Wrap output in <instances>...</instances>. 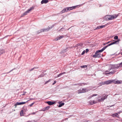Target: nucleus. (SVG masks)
Segmentation results:
<instances>
[{
    "label": "nucleus",
    "instance_id": "obj_50",
    "mask_svg": "<svg viewBox=\"0 0 122 122\" xmlns=\"http://www.w3.org/2000/svg\"><path fill=\"white\" fill-rule=\"evenodd\" d=\"M62 29H63V28H61V29H60V30H61Z\"/></svg>",
    "mask_w": 122,
    "mask_h": 122
},
{
    "label": "nucleus",
    "instance_id": "obj_15",
    "mask_svg": "<svg viewBox=\"0 0 122 122\" xmlns=\"http://www.w3.org/2000/svg\"><path fill=\"white\" fill-rule=\"evenodd\" d=\"M47 103L49 105H51L55 103V102L51 101H48Z\"/></svg>",
    "mask_w": 122,
    "mask_h": 122
},
{
    "label": "nucleus",
    "instance_id": "obj_47",
    "mask_svg": "<svg viewBox=\"0 0 122 122\" xmlns=\"http://www.w3.org/2000/svg\"><path fill=\"white\" fill-rule=\"evenodd\" d=\"M110 42V41H108V42H107V43H106V44H108Z\"/></svg>",
    "mask_w": 122,
    "mask_h": 122
},
{
    "label": "nucleus",
    "instance_id": "obj_49",
    "mask_svg": "<svg viewBox=\"0 0 122 122\" xmlns=\"http://www.w3.org/2000/svg\"><path fill=\"white\" fill-rule=\"evenodd\" d=\"M121 54L122 55V52L121 53Z\"/></svg>",
    "mask_w": 122,
    "mask_h": 122
},
{
    "label": "nucleus",
    "instance_id": "obj_8",
    "mask_svg": "<svg viewBox=\"0 0 122 122\" xmlns=\"http://www.w3.org/2000/svg\"><path fill=\"white\" fill-rule=\"evenodd\" d=\"M106 48V47L105 46L102 49L97 51L95 53V54H98L99 52H102Z\"/></svg>",
    "mask_w": 122,
    "mask_h": 122
},
{
    "label": "nucleus",
    "instance_id": "obj_9",
    "mask_svg": "<svg viewBox=\"0 0 122 122\" xmlns=\"http://www.w3.org/2000/svg\"><path fill=\"white\" fill-rule=\"evenodd\" d=\"M26 102H16L15 104V106H17V105H20L24 104H25Z\"/></svg>",
    "mask_w": 122,
    "mask_h": 122
},
{
    "label": "nucleus",
    "instance_id": "obj_13",
    "mask_svg": "<svg viewBox=\"0 0 122 122\" xmlns=\"http://www.w3.org/2000/svg\"><path fill=\"white\" fill-rule=\"evenodd\" d=\"M120 41V40L119 39L117 41H114L112 42L113 44H118L119 43V41Z\"/></svg>",
    "mask_w": 122,
    "mask_h": 122
},
{
    "label": "nucleus",
    "instance_id": "obj_5",
    "mask_svg": "<svg viewBox=\"0 0 122 122\" xmlns=\"http://www.w3.org/2000/svg\"><path fill=\"white\" fill-rule=\"evenodd\" d=\"M34 9V7H32L28 9L27 11L24 12L23 14L22 15L21 17H22L24 15H26L28 13H29L30 11L33 10Z\"/></svg>",
    "mask_w": 122,
    "mask_h": 122
},
{
    "label": "nucleus",
    "instance_id": "obj_46",
    "mask_svg": "<svg viewBox=\"0 0 122 122\" xmlns=\"http://www.w3.org/2000/svg\"><path fill=\"white\" fill-rule=\"evenodd\" d=\"M86 51L87 52L89 51V50L88 49H86Z\"/></svg>",
    "mask_w": 122,
    "mask_h": 122
},
{
    "label": "nucleus",
    "instance_id": "obj_23",
    "mask_svg": "<svg viewBox=\"0 0 122 122\" xmlns=\"http://www.w3.org/2000/svg\"><path fill=\"white\" fill-rule=\"evenodd\" d=\"M66 12H67L66 8L64 9L61 11L62 13H64Z\"/></svg>",
    "mask_w": 122,
    "mask_h": 122
},
{
    "label": "nucleus",
    "instance_id": "obj_42",
    "mask_svg": "<svg viewBox=\"0 0 122 122\" xmlns=\"http://www.w3.org/2000/svg\"><path fill=\"white\" fill-rule=\"evenodd\" d=\"M56 81H54V82H53V83H52V85H54V84H55L56 83Z\"/></svg>",
    "mask_w": 122,
    "mask_h": 122
},
{
    "label": "nucleus",
    "instance_id": "obj_31",
    "mask_svg": "<svg viewBox=\"0 0 122 122\" xmlns=\"http://www.w3.org/2000/svg\"><path fill=\"white\" fill-rule=\"evenodd\" d=\"M113 45V44L112 42L111 43H110L107 46H105V47H106V48L107 47H108V46H110L111 45Z\"/></svg>",
    "mask_w": 122,
    "mask_h": 122
},
{
    "label": "nucleus",
    "instance_id": "obj_38",
    "mask_svg": "<svg viewBox=\"0 0 122 122\" xmlns=\"http://www.w3.org/2000/svg\"><path fill=\"white\" fill-rule=\"evenodd\" d=\"M15 69V68H14V69H12V70H11L9 72H7V73H10V72L11 71H12L13 70H14Z\"/></svg>",
    "mask_w": 122,
    "mask_h": 122
},
{
    "label": "nucleus",
    "instance_id": "obj_34",
    "mask_svg": "<svg viewBox=\"0 0 122 122\" xmlns=\"http://www.w3.org/2000/svg\"><path fill=\"white\" fill-rule=\"evenodd\" d=\"M97 54H95V55H93L92 56L93 57V58L97 57Z\"/></svg>",
    "mask_w": 122,
    "mask_h": 122
},
{
    "label": "nucleus",
    "instance_id": "obj_7",
    "mask_svg": "<svg viewBox=\"0 0 122 122\" xmlns=\"http://www.w3.org/2000/svg\"><path fill=\"white\" fill-rule=\"evenodd\" d=\"M115 71L114 70H113L111 72H109L108 71H106V74H107L111 75L113 74L114 73Z\"/></svg>",
    "mask_w": 122,
    "mask_h": 122
},
{
    "label": "nucleus",
    "instance_id": "obj_44",
    "mask_svg": "<svg viewBox=\"0 0 122 122\" xmlns=\"http://www.w3.org/2000/svg\"><path fill=\"white\" fill-rule=\"evenodd\" d=\"M23 93H24L22 94V95H24L26 92H23Z\"/></svg>",
    "mask_w": 122,
    "mask_h": 122
},
{
    "label": "nucleus",
    "instance_id": "obj_24",
    "mask_svg": "<svg viewBox=\"0 0 122 122\" xmlns=\"http://www.w3.org/2000/svg\"><path fill=\"white\" fill-rule=\"evenodd\" d=\"M38 67H34V68H31V69H30L29 70V71H33V70L35 69H36V68H38Z\"/></svg>",
    "mask_w": 122,
    "mask_h": 122
},
{
    "label": "nucleus",
    "instance_id": "obj_53",
    "mask_svg": "<svg viewBox=\"0 0 122 122\" xmlns=\"http://www.w3.org/2000/svg\"><path fill=\"white\" fill-rule=\"evenodd\" d=\"M89 88H90V87H90V86H89Z\"/></svg>",
    "mask_w": 122,
    "mask_h": 122
},
{
    "label": "nucleus",
    "instance_id": "obj_52",
    "mask_svg": "<svg viewBox=\"0 0 122 122\" xmlns=\"http://www.w3.org/2000/svg\"><path fill=\"white\" fill-rule=\"evenodd\" d=\"M112 106H110V107H112Z\"/></svg>",
    "mask_w": 122,
    "mask_h": 122
},
{
    "label": "nucleus",
    "instance_id": "obj_19",
    "mask_svg": "<svg viewBox=\"0 0 122 122\" xmlns=\"http://www.w3.org/2000/svg\"><path fill=\"white\" fill-rule=\"evenodd\" d=\"M112 116L113 117H118V114L117 113L113 114H112Z\"/></svg>",
    "mask_w": 122,
    "mask_h": 122
},
{
    "label": "nucleus",
    "instance_id": "obj_39",
    "mask_svg": "<svg viewBox=\"0 0 122 122\" xmlns=\"http://www.w3.org/2000/svg\"><path fill=\"white\" fill-rule=\"evenodd\" d=\"M50 80H48V81H47L45 83V84H46L47 83H48L49 81Z\"/></svg>",
    "mask_w": 122,
    "mask_h": 122
},
{
    "label": "nucleus",
    "instance_id": "obj_30",
    "mask_svg": "<svg viewBox=\"0 0 122 122\" xmlns=\"http://www.w3.org/2000/svg\"><path fill=\"white\" fill-rule=\"evenodd\" d=\"M97 54V57L98 58H100L101 57V54Z\"/></svg>",
    "mask_w": 122,
    "mask_h": 122
},
{
    "label": "nucleus",
    "instance_id": "obj_3",
    "mask_svg": "<svg viewBox=\"0 0 122 122\" xmlns=\"http://www.w3.org/2000/svg\"><path fill=\"white\" fill-rule=\"evenodd\" d=\"M90 90V89H88L87 88H81L78 90L77 92L78 94H79L87 92Z\"/></svg>",
    "mask_w": 122,
    "mask_h": 122
},
{
    "label": "nucleus",
    "instance_id": "obj_26",
    "mask_svg": "<svg viewBox=\"0 0 122 122\" xmlns=\"http://www.w3.org/2000/svg\"><path fill=\"white\" fill-rule=\"evenodd\" d=\"M97 95V94H93L90 97H88L89 99H90L91 98V97H93L96 96Z\"/></svg>",
    "mask_w": 122,
    "mask_h": 122
},
{
    "label": "nucleus",
    "instance_id": "obj_25",
    "mask_svg": "<svg viewBox=\"0 0 122 122\" xmlns=\"http://www.w3.org/2000/svg\"><path fill=\"white\" fill-rule=\"evenodd\" d=\"M65 73H66V72H64L63 73H60L58 75L57 77H59L61 76L62 75L65 74Z\"/></svg>",
    "mask_w": 122,
    "mask_h": 122
},
{
    "label": "nucleus",
    "instance_id": "obj_27",
    "mask_svg": "<svg viewBox=\"0 0 122 122\" xmlns=\"http://www.w3.org/2000/svg\"><path fill=\"white\" fill-rule=\"evenodd\" d=\"M99 85L100 86H102V85L105 84V82H102L101 83H100L99 84Z\"/></svg>",
    "mask_w": 122,
    "mask_h": 122
},
{
    "label": "nucleus",
    "instance_id": "obj_43",
    "mask_svg": "<svg viewBox=\"0 0 122 122\" xmlns=\"http://www.w3.org/2000/svg\"><path fill=\"white\" fill-rule=\"evenodd\" d=\"M34 102H33V103H32L30 105V106H31L34 104Z\"/></svg>",
    "mask_w": 122,
    "mask_h": 122
},
{
    "label": "nucleus",
    "instance_id": "obj_17",
    "mask_svg": "<svg viewBox=\"0 0 122 122\" xmlns=\"http://www.w3.org/2000/svg\"><path fill=\"white\" fill-rule=\"evenodd\" d=\"M96 103V102L94 100L91 101L90 102V103L91 105H93L94 104Z\"/></svg>",
    "mask_w": 122,
    "mask_h": 122
},
{
    "label": "nucleus",
    "instance_id": "obj_21",
    "mask_svg": "<svg viewBox=\"0 0 122 122\" xmlns=\"http://www.w3.org/2000/svg\"><path fill=\"white\" fill-rule=\"evenodd\" d=\"M4 51L3 50H0V56L4 53Z\"/></svg>",
    "mask_w": 122,
    "mask_h": 122
},
{
    "label": "nucleus",
    "instance_id": "obj_41",
    "mask_svg": "<svg viewBox=\"0 0 122 122\" xmlns=\"http://www.w3.org/2000/svg\"><path fill=\"white\" fill-rule=\"evenodd\" d=\"M85 51H84L83 52H82V55H83V54L85 53Z\"/></svg>",
    "mask_w": 122,
    "mask_h": 122
},
{
    "label": "nucleus",
    "instance_id": "obj_2",
    "mask_svg": "<svg viewBox=\"0 0 122 122\" xmlns=\"http://www.w3.org/2000/svg\"><path fill=\"white\" fill-rule=\"evenodd\" d=\"M108 95H107L103 94L102 95L98 97V102H102L104 100L107 99Z\"/></svg>",
    "mask_w": 122,
    "mask_h": 122
},
{
    "label": "nucleus",
    "instance_id": "obj_10",
    "mask_svg": "<svg viewBox=\"0 0 122 122\" xmlns=\"http://www.w3.org/2000/svg\"><path fill=\"white\" fill-rule=\"evenodd\" d=\"M113 81L112 80H110L105 81V84H110Z\"/></svg>",
    "mask_w": 122,
    "mask_h": 122
},
{
    "label": "nucleus",
    "instance_id": "obj_29",
    "mask_svg": "<svg viewBox=\"0 0 122 122\" xmlns=\"http://www.w3.org/2000/svg\"><path fill=\"white\" fill-rule=\"evenodd\" d=\"M44 74L43 73L42 74L38 76V78L42 77L44 76Z\"/></svg>",
    "mask_w": 122,
    "mask_h": 122
},
{
    "label": "nucleus",
    "instance_id": "obj_32",
    "mask_svg": "<svg viewBox=\"0 0 122 122\" xmlns=\"http://www.w3.org/2000/svg\"><path fill=\"white\" fill-rule=\"evenodd\" d=\"M81 68H85L87 67V66L86 65H83L81 66Z\"/></svg>",
    "mask_w": 122,
    "mask_h": 122
},
{
    "label": "nucleus",
    "instance_id": "obj_4",
    "mask_svg": "<svg viewBox=\"0 0 122 122\" xmlns=\"http://www.w3.org/2000/svg\"><path fill=\"white\" fill-rule=\"evenodd\" d=\"M122 66V62L120 64L117 65H113L112 66V69H117L118 68Z\"/></svg>",
    "mask_w": 122,
    "mask_h": 122
},
{
    "label": "nucleus",
    "instance_id": "obj_51",
    "mask_svg": "<svg viewBox=\"0 0 122 122\" xmlns=\"http://www.w3.org/2000/svg\"><path fill=\"white\" fill-rule=\"evenodd\" d=\"M111 69H109V70H111Z\"/></svg>",
    "mask_w": 122,
    "mask_h": 122
},
{
    "label": "nucleus",
    "instance_id": "obj_18",
    "mask_svg": "<svg viewBox=\"0 0 122 122\" xmlns=\"http://www.w3.org/2000/svg\"><path fill=\"white\" fill-rule=\"evenodd\" d=\"M105 26V25H102L99 26H98L96 28V29H100L104 27Z\"/></svg>",
    "mask_w": 122,
    "mask_h": 122
},
{
    "label": "nucleus",
    "instance_id": "obj_28",
    "mask_svg": "<svg viewBox=\"0 0 122 122\" xmlns=\"http://www.w3.org/2000/svg\"><path fill=\"white\" fill-rule=\"evenodd\" d=\"M64 103H62L60 104L58 106L59 107H61L63 106L64 105Z\"/></svg>",
    "mask_w": 122,
    "mask_h": 122
},
{
    "label": "nucleus",
    "instance_id": "obj_11",
    "mask_svg": "<svg viewBox=\"0 0 122 122\" xmlns=\"http://www.w3.org/2000/svg\"><path fill=\"white\" fill-rule=\"evenodd\" d=\"M88 83H78L77 84H76V85H79L80 86H82V85H87L88 84Z\"/></svg>",
    "mask_w": 122,
    "mask_h": 122
},
{
    "label": "nucleus",
    "instance_id": "obj_35",
    "mask_svg": "<svg viewBox=\"0 0 122 122\" xmlns=\"http://www.w3.org/2000/svg\"><path fill=\"white\" fill-rule=\"evenodd\" d=\"M114 38L115 39H118V36H114Z\"/></svg>",
    "mask_w": 122,
    "mask_h": 122
},
{
    "label": "nucleus",
    "instance_id": "obj_36",
    "mask_svg": "<svg viewBox=\"0 0 122 122\" xmlns=\"http://www.w3.org/2000/svg\"><path fill=\"white\" fill-rule=\"evenodd\" d=\"M50 107H46L45 110H48L49 108Z\"/></svg>",
    "mask_w": 122,
    "mask_h": 122
},
{
    "label": "nucleus",
    "instance_id": "obj_37",
    "mask_svg": "<svg viewBox=\"0 0 122 122\" xmlns=\"http://www.w3.org/2000/svg\"><path fill=\"white\" fill-rule=\"evenodd\" d=\"M77 45L78 46H81L82 45V44H77Z\"/></svg>",
    "mask_w": 122,
    "mask_h": 122
},
{
    "label": "nucleus",
    "instance_id": "obj_20",
    "mask_svg": "<svg viewBox=\"0 0 122 122\" xmlns=\"http://www.w3.org/2000/svg\"><path fill=\"white\" fill-rule=\"evenodd\" d=\"M115 83L117 84L122 83V81H116Z\"/></svg>",
    "mask_w": 122,
    "mask_h": 122
},
{
    "label": "nucleus",
    "instance_id": "obj_6",
    "mask_svg": "<svg viewBox=\"0 0 122 122\" xmlns=\"http://www.w3.org/2000/svg\"><path fill=\"white\" fill-rule=\"evenodd\" d=\"M76 6H75L71 7H69L66 8V10L67 11H69L70 10H73L74 9H75L76 8Z\"/></svg>",
    "mask_w": 122,
    "mask_h": 122
},
{
    "label": "nucleus",
    "instance_id": "obj_40",
    "mask_svg": "<svg viewBox=\"0 0 122 122\" xmlns=\"http://www.w3.org/2000/svg\"><path fill=\"white\" fill-rule=\"evenodd\" d=\"M36 112H33V113H32L31 114L32 115H34V114H36Z\"/></svg>",
    "mask_w": 122,
    "mask_h": 122
},
{
    "label": "nucleus",
    "instance_id": "obj_22",
    "mask_svg": "<svg viewBox=\"0 0 122 122\" xmlns=\"http://www.w3.org/2000/svg\"><path fill=\"white\" fill-rule=\"evenodd\" d=\"M24 111L23 110H22L20 112V115L21 116H23L24 115Z\"/></svg>",
    "mask_w": 122,
    "mask_h": 122
},
{
    "label": "nucleus",
    "instance_id": "obj_48",
    "mask_svg": "<svg viewBox=\"0 0 122 122\" xmlns=\"http://www.w3.org/2000/svg\"><path fill=\"white\" fill-rule=\"evenodd\" d=\"M106 44V43L104 44L103 45H105Z\"/></svg>",
    "mask_w": 122,
    "mask_h": 122
},
{
    "label": "nucleus",
    "instance_id": "obj_45",
    "mask_svg": "<svg viewBox=\"0 0 122 122\" xmlns=\"http://www.w3.org/2000/svg\"><path fill=\"white\" fill-rule=\"evenodd\" d=\"M34 98H30V100H34Z\"/></svg>",
    "mask_w": 122,
    "mask_h": 122
},
{
    "label": "nucleus",
    "instance_id": "obj_1",
    "mask_svg": "<svg viewBox=\"0 0 122 122\" xmlns=\"http://www.w3.org/2000/svg\"><path fill=\"white\" fill-rule=\"evenodd\" d=\"M118 15H107L105 17V19L107 20H112L117 18L118 16Z\"/></svg>",
    "mask_w": 122,
    "mask_h": 122
},
{
    "label": "nucleus",
    "instance_id": "obj_12",
    "mask_svg": "<svg viewBox=\"0 0 122 122\" xmlns=\"http://www.w3.org/2000/svg\"><path fill=\"white\" fill-rule=\"evenodd\" d=\"M64 37V36H58L55 39V40L56 41H57L63 38Z\"/></svg>",
    "mask_w": 122,
    "mask_h": 122
},
{
    "label": "nucleus",
    "instance_id": "obj_16",
    "mask_svg": "<svg viewBox=\"0 0 122 122\" xmlns=\"http://www.w3.org/2000/svg\"><path fill=\"white\" fill-rule=\"evenodd\" d=\"M52 28V27H50L49 28H47L46 29H43V32H45L46 31H48L49 29H51Z\"/></svg>",
    "mask_w": 122,
    "mask_h": 122
},
{
    "label": "nucleus",
    "instance_id": "obj_33",
    "mask_svg": "<svg viewBox=\"0 0 122 122\" xmlns=\"http://www.w3.org/2000/svg\"><path fill=\"white\" fill-rule=\"evenodd\" d=\"M43 32V29H41V30H39L38 31V33H40L41 32Z\"/></svg>",
    "mask_w": 122,
    "mask_h": 122
},
{
    "label": "nucleus",
    "instance_id": "obj_14",
    "mask_svg": "<svg viewBox=\"0 0 122 122\" xmlns=\"http://www.w3.org/2000/svg\"><path fill=\"white\" fill-rule=\"evenodd\" d=\"M48 2V0H42L41 3V4H46Z\"/></svg>",
    "mask_w": 122,
    "mask_h": 122
}]
</instances>
